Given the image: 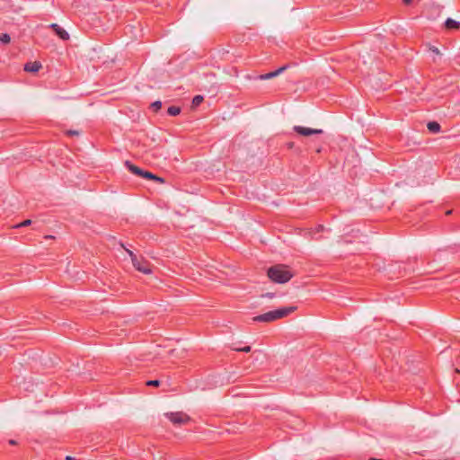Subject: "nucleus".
<instances>
[{"mask_svg": "<svg viewBox=\"0 0 460 460\" xmlns=\"http://www.w3.org/2000/svg\"><path fill=\"white\" fill-rule=\"evenodd\" d=\"M262 296L272 298V297H274V294L273 293H267V294L263 295Z\"/></svg>", "mask_w": 460, "mask_h": 460, "instance_id": "23", "label": "nucleus"}, {"mask_svg": "<svg viewBox=\"0 0 460 460\" xmlns=\"http://www.w3.org/2000/svg\"><path fill=\"white\" fill-rule=\"evenodd\" d=\"M66 460H78V459H76V458H75L73 456H66Z\"/></svg>", "mask_w": 460, "mask_h": 460, "instance_id": "25", "label": "nucleus"}, {"mask_svg": "<svg viewBox=\"0 0 460 460\" xmlns=\"http://www.w3.org/2000/svg\"><path fill=\"white\" fill-rule=\"evenodd\" d=\"M66 134H67V135H69V136H78V135H79V132H78V131H76V130H68V131L66 132Z\"/></svg>", "mask_w": 460, "mask_h": 460, "instance_id": "22", "label": "nucleus"}, {"mask_svg": "<svg viewBox=\"0 0 460 460\" xmlns=\"http://www.w3.org/2000/svg\"><path fill=\"white\" fill-rule=\"evenodd\" d=\"M234 349L236 350V351L250 352L251 351V347L250 346H245V347H243V348H234Z\"/></svg>", "mask_w": 460, "mask_h": 460, "instance_id": "20", "label": "nucleus"}, {"mask_svg": "<svg viewBox=\"0 0 460 460\" xmlns=\"http://www.w3.org/2000/svg\"><path fill=\"white\" fill-rule=\"evenodd\" d=\"M150 108L153 111L157 112L162 108V102L160 101H155L151 104Z\"/></svg>", "mask_w": 460, "mask_h": 460, "instance_id": "17", "label": "nucleus"}, {"mask_svg": "<svg viewBox=\"0 0 460 460\" xmlns=\"http://www.w3.org/2000/svg\"><path fill=\"white\" fill-rule=\"evenodd\" d=\"M125 165L126 167L134 174L137 175V176H143V173H144V170H142L141 168L134 165L133 164H131L129 161H126L125 162Z\"/></svg>", "mask_w": 460, "mask_h": 460, "instance_id": "9", "label": "nucleus"}, {"mask_svg": "<svg viewBox=\"0 0 460 460\" xmlns=\"http://www.w3.org/2000/svg\"><path fill=\"white\" fill-rule=\"evenodd\" d=\"M429 50H430L432 53H434L435 55H437V56H439V55H440V51H439V49H438L437 47H435V46H430V47H429Z\"/></svg>", "mask_w": 460, "mask_h": 460, "instance_id": "21", "label": "nucleus"}, {"mask_svg": "<svg viewBox=\"0 0 460 460\" xmlns=\"http://www.w3.org/2000/svg\"><path fill=\"white\" fill-rule=\"evenodd\" d=\"M164 416L175 425L186 424L190 420V416L182 411L166 412Z\"/></svg>", "mask_w": 460, "mask_h": 460, "instance_id": "4", "label": "nucleus"}, {"mask_svg": "<svg viewBox=\"0 0 460 460\" xmlns=\"http://www.w3.org/2000/svg\"><path fill=\"white\" fill-rule=\"evenodd\" d=\"M368 460H383V459H378V458H373V457H371V458H369Z\"/></svg>", "mask_w": 460, "mask_h": 460, "instance_id": "28", "label": "nucleus"}, {"mask_svg": "<svg viewBox=\"0 0 460 460\" xmlns=\"http://www.w3.org/2000/svg\"><path fill=\"white\" fill-rule=\"evenodd\" d=\"M128 253L129 254L131 258L132 264L134 268L144 273V274H150L152 272V270L150 268V263L144 260L142 257L138 258L132 251L126 249Z\"/></svg>", "mask_w": 460, "mask_h": 460, "instance_id": "3", "label": "nucleus"}, {"mask_svg": "<svg viewBox=\"0 0 460 460\" xmlns=\"http://www.w3.org/2000/svg\"><path fill=\"white\" fill-rule=\"evenodd\" d=\"M142 177L145 178V179H148V180H154V181H158V182H164V179H162L161 177L156 176V175H155L152 172H147V171L144 172Z\"/></svg>", "mask_w": 460, "mask_h": 460, "instance_id": "13", "label": "nucleus"}, {"mask_svg": "<svg viewBox=\"0 0 460 460\" xmlns=\"http://www.w3.org/2000/svg\"><path fill=\"white\" fill-rule=\"evenodd\" d=\"M294 131L299 135L305 136V137L311 136L314 134H323V132L322 129L310 128H305V127H302V126H295Z\"/></svg>", "mask_w": 460, "mask_h": 460, "instance_id": "6", "label": "nucleus"}, {"mask_svg": "<svg viewBox=\"0 0 460 460\" xmlns=\"http://www.w3.org/2000/svg\"><path fill=\"white\" fill-rule=\"evenodd\" d=\"M412 0H402L404 4H410Z\"/></svg>", "mask_w": 460, "mask_h": 460, "instance_id": "26", "label": "nucleus"}, {"mask_svg": "<svg viewBox=\"0 0 460 460\" xmlns=\"http://www.w3.org/2000/svg\"><path fill=\"white\" fill-rule=\"evenodd\" d=\"M427 128L431 133H438L440 131V125L437 121H429L427 124Z\"/></svg>", "mask_w": 460, "mask_h": 460, "instance_id": "12", "label": "nucleus"}, {"mask_svg": "<svg viewBox=\"0 0 460 460\" xmlns=\"http://www.w3.org/2000/svg\"><path fill=\"white\" fill-rule=\"evenodd\" d=\"M203 102V96L201 95H196L192 99V106L197 107Z\"/></svg>", "mask_w": 460, "mask_h": 460, "instance_id": "15", "label": "nucleus"}, {"mask_svg": "<svg viewBox=\"0 0 460 460\" xmlns=\"http://www.w3.org/2000/svg\"><path fill=\"white\" fill-rule=\"evenodd\" d=\"M8 443H9L10 445H12V446H15V445H17V442H16V440H14V439H10V440L8 441Z\"/></svg>", "mask_w": 460, "mask_h": 460, "instance_id": "24", "label": "nucleus"}, {"mask_svg": "<svg viewBox=\"0 0 460 460\" xmlns=\"http://www.w3.org/2000/svg\"><path fill=\"white\" fill-rule=\"evenodd\" d=\"M288 67H289V65H284L272 72L261 74V75H258L257 79L269 80V79L274 78V77L278 76L279 75L282 74L283 72H285Z\"/></svg>", "mask_w": 460, "mask_h": 460, "instance_id": "5", "label": "nucleus"}, {"mask_svg": "<svg viewBox=\"0 0 460 460\" xmlns=\"http://www.w3.org/2000/svg\"><path fill=\"white\" fill-rule=\"evenodd\" d=\"M267 275L272 282L279 284L287 283L294 277V273L289 270L288 266L284 264L270 267L267 270Z\"/></svg>", "mask_w": 460, "mask_h": 460, "instance_id": "1", "label": "nucleus"}, {"mask_svg": "<svg viewBox=\"0 0 460 460\" xmlns=\"http://www.w3.org/2000/svg\"><path fill=\"white\" fill-rule=\"evenodd\" d=\"M46 238H53V236L52 235H48V236H46Z\"/></svg>", "mask_w": 460, "mask_h": 460, "instance_id": "29", "label": "nucleus"}, {"mask_svg": "<svg viewBox=\"0 0 460 460\" xmlns=\"http://www.w3.org/2000/svg\"><path fill=\"white\" fill-rule=\"evenodd\" d=\"M445 26L448 30H457L460 28V22L451 18H447L445 22Z\"/></svg>", "mask_w": 460, "mask_h": 460, "instance_id": "11", "label": "nucleus"}, {"mask_svg": "<svg viewBox=\"0 0 460 460\" xmlns=\"http://www.w3.org/2000/svg\"><path fill=\"white\" fill-rule=\"evenodd\" d=\"M451 213H452V210H447V211L446 212V215H450Z\"/></svg>", "mask_w": 460, "mask_h": 460, "instance_id": "27", "label": "nucleus"}, {"mask_svg": "<svg viewBox=\"0 0 460 460\" xmlns=\"http://www.w3.org/2000/svg\"><path fill=\"white\" fill-rule=\"evenodd\" d=\"M296 309V306L282 307L277 310L270 311L253 317L254 322L270 323L278 319L288 316Z\"/></svg>", "mask_w": 460, "mask_h": 460, "instance_id": "2", "label": "nucleus"}, {"mask_svg": "<svg viewBox=\"0 0 460 460\" xmlns=\"http://www.w3.org/2000/svg\"><path fill=\"white\" fill-rule=\"evenodd\" d=\"M31 224V220L26 219V220L22 221V223L15 225L13 227L14 228L24 227V226H30Z\"/></svg>", "mask_w": 460, "mask_h": 460, "instance_id": "18", "label": "nucleus"}, {"mask_svg": "<svg viewBox=\"0 0 460 460\" xmlns=\"http://www.w3.org/2000/svg\"><path fill=\"white\" fill-rule=\"evenodd\" d=\"M49 28L52 29L54 31V32L56 33V35H58L61 40H69L68 32L65 29L61 28L58 24L51 23L49 25Z\"/></svg>", "mask_w": 460, "mask_h": 460, "instance_id": "7", "label": "nucleus"}, {"mask_svg": "<svg viewBox=\"0 0 460 460\" xmlns=\"http://www.w3.org/2000/svg\"><path fill=\"white\" fill-rule=\"evenodd\" d=\"M170 116H177L181 113V108L178 106H170L167 110Z\"/></svg>", "mask_w": 460, "mask_h": 460, "instance_id": "14", "label": "nucleus"}, {"mask_svg": "<svg viewBox=\"0 0 460 460\" xmlns=\"http://www.w3.org/2000/svg\"><path fill=\"white\" fill-rule=\"evenodd\" d=\"M11 40V37L7 33H1L0 34V41L4 44H8Z\"/></svg>", "mask_w": 460, "mask_h": 460, "instance_id": "16", "label": "nucleus"}, {"mask_svg": "<svg viewBox=\"0 0 460 460\" xmlns=\"http://www.w3.org/2000/svg\"><path fill=\"white\" fill-rule=\"evenodd\" d=\"M324 230V226L323 225H318L315 228L311 229L307 232V234L310 235L311 239L319 241L321 237L315 236L317 233L323 232Z\"/></svg>", "mask_w": 460, "mask_h": 460, "instance_id": "10", "label": "nucleus"}, {"mask_svg": "<svg viewBox=\"0 0 460 460\" xmlns=\"http://www.w3.org/2000/svg\"><path fill=\"white\" fill-rule=\"evenodd\" d=\"M41 67V64L38 61L28 62L24 65V71L35 73L38 72Z\"/></svg>", "mask_w": 460, "mask_h": 460, "instance_id": "8", "label": "nucleus"}, {"mask_svg": "<svg viewBox=\"0 0 460 460\" xmlns=\"http://www.w3.org/2000/svg\"><path fill=\"white\" fill-rule=\"evenodd\" d=\"M160 381L159 380H149L146 382V385L149 386H159Z\"/></svg>", "mask_w": 460, "mask_h": 460, "instance_id": "19", "label": "nucleus"}]
</instances>
